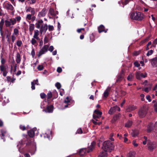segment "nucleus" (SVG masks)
<instances>
[{
    "label": "nucleus",
    "mask_w": 157,
    "mask_h": 157,
    "mask_svg": "<svg viewBox=\"0 0 157 157\" xmlns=\"http://www.w3.org/2000/svg\"><path fill=\"white\" fill-rule=\"evenodd\" d=\"M5 25L6 27H10L11 25V24L10 23V21L7 20H6L5 21Z\"/></svg>",
    "instance_id": "nucleus-33"
},
{
    "label": "nucleus",
    "mask_w": 157,
    "mask_h": 157,
    "mask_svg": "<svg viewBox=\"0 0 157 157\" xmlns=\"http://www.w3.org/2000/svg\"><path fill=\"white\" fill-rule=\"evenodd\" d=\"M132 124V121H131L128 120L125 124V126L127 128H129L131 126Z\"/></svg>",
    "instance_id": "nucleus-26"
},
{
    "label": "nucleus",
    "mask_w": 157,
    "mask_h": 157,
    "mask_svg": "<svg viewBox=\"0 0 157 157\" xmlns=\"http://www.w3.org/2000/svg\"><path fill=\"white\" fill-rule=\"evenodd\" d=\"M28 133L29 136L31 137H33L34 135V132L33 130H30L29 131Z\"/></svg>",
    "instance_id": "nucleus-25"
},
{
    "label": "nucleus",
    "mask_w": 157,
    "mask_h": 157,
    "mask_svg": "<svg viewBox=\"0 0 157 157\" xmlns=\"http://www.w3.org/2000/svg\"><path fill=\"white\" fill-rule=\"evenodd\" d=\"M150 37V36H147L144 40H142L140 43V45L143 44L147 42L149 39Z\"/></svg>",
    "instance_id": "nucleus-30"
},
{
    "label": "nucleus",
    "mask_w": 157,
    "mask_h": 157,
    "mask_svg": "<svg viewBox=\"0 0 157 157\" xmlns=\"http://www.w3.org/2000/svg\"><path fill=\"white\" fill-rule=\"evenodd\" d=\"M148 107L146 105H144L142 107L140 108L138 110V114L140 118H143L145 117L147 115Z\"/></svg>",
    "instance_id": "nucleus-4"
},
{
    "label": "nucleus",
    "mask_w": 157,
    "mask_h": 157,
    "mask_svg": "<svg viewBox=\"0 0 157 157\" xmlns=\"http://www.w3.org/2000/svg\"><path fill=\"white\" fill-rule=\"evenodd\" d=\"M47 13V10L46 8H44L40 12H39L38 15L39 17H44Z\"/></svg>",
    "instance_id": "nucleus-13"
},
{
    "label": "nucleus",
    "mask_w": 157,
    "mask_h": 157,
    "mask_svg": "<svg viewBox=\"0 0 157 157\" xmlns=\"http://www.w3.org/2000/svg\"><path fill=\"white\" fill-rule=\"evenodd\" d=\"M43 22V21L42 20H39L35 24L36 27L37 29H40V28Z\"/></svg>",
    "instance_id": "nucleus-18"
},
{
    "label": "nucleus",
    "mask_w": 157,
    "mask_h": 157,
    "mask_svg": "<svg viewBox=\"0 0 157 157\" xmlns=\"http://www.w3.org/2000/svg\"><path fill=\"white\" fill-rule=\"evenodd\" d=\"M64 94V90L63 89H61L60 90V95L62 96Z\"/></svg>",
    "instance_id": "nucleus-56"
},
{
    "label": "nucleus",
    "mask_w": 157,
    "mask_h": 157,
    "mask_svg": "<svg viewBox=\"0 0 157 157\" xmlns=\"http://www.w3.org/2000/svg\"><path fill=\"white\" fill-rule=\"evenodd\" d=\"M130 14V17L132 19L141 21L144 18V15L140 12L133 11L131 12Z\"/></svg>",
    "instance_id": "nucleus-2"
},
{
    "label": "nucleus",
    "mask_w": 157,
    "mask_h": 157,
    "mask_svg": "<svg viewBox=\"0 0 157 157\" xmlns=\"http://www.w3.org/2000/svg\"><path fill=\"white\" fill-rule=\"evenodd\" d=\"M54 107L53 105H47L46 109H43V111L46 113H52L53 112Z\"/></svg>",
    "instance_id": "nucleus-10"
},
{
    "label": "nucleus",
    "mask_w": 157,
    "mask_h": 157,
    "mask_svg": "<svg viewBox=\"0 0 157 157\" xmlns=\"http://www.w3.org/2000/svg\"><path fill=\"white\" fill-rule=\"evenodd\" d=\"M96 143L95 141H93L91 143L90 146L87 148H82L80 149L79 151V154L80 156H83L86 153H89L92 151L94 148Z\"/></svg>",
    "instance_id": "nucleus-3"
},
{
    "label": "nucleus",
    "mask_w": 157,
    "mask_h": 157,
    "mask_svg": "<svg viewBox=\"0 0 157 157\" xmlns=\"http://www.w3.org/2000/svg\"><path fill=\"white\" fill-rule=\"evenodd\" d=\"M1 134L0 135H1V139H3V140L4 141H5V138L4 137V136L5 135V134H3V133H1Z\"/></svg>",
    "instance_id": "nucleus-62"
},
{
    "label": "nucleus",
    "mask_w": 157,
    "mask_h": 157,
    "mask_svg": "<svg viewBox=\"0 0 157 157\" xmlns=\"http://www.w3.org/2000/svg\"><path fill=\"white\" fill-rule=\"evenodd\" d=\"M114 147L113 143L109 140H107L103 143L102 148L104 151L110 152L114 149Z\"/></svg>",
    "instance_id": "nucleus-1"
},
{
    "label": "nucleus",
    "mask_w": 157,
    "mask_h": 157,
    "mask_svg": "<svg viewBox=\"0 0 157 157\" xmlns=\"http://www.w3.org/2000/svg\"><path fill=\"white\" fill-rule=\"evenodd\" d=\"M135 152L134 151H130L128 154V157H135Z\"/></svg>",
    "instance_id": "nucleus-35"
},
{
    "label": "nucleus",
    "mask_w": 157,
    "mask_h": 157,
    "mask_svg": "<svg viewBox=\"0 0 157 157\" xmlns=\"http://www.w3.org/2000/svg\"><path fill=\"white\" fill-rule=\"evenodd\" d=\"M147 77V74L145 73L144 75L143 73H141L140 79L141 78H145Z\"/></svg>",
    "instance_id": "nucleus-57"
},
{
    "label": "nucleus",
    "mask_w": 157,
    "mask_h": 157,
    "mask_svg": "<svg viewBox=\"0 0 157 157\" xmlns=\"http://www.w3.org/2000/svg\"><path fill=\"white\" fill-rule=\"evenodd\" d=\"M10 21L12 25H14L16 23V20L15 18H11L10 19Z\"/></svg>",
    "instance_id": "nucleus-36"
},
{
    "label": "nucleus",
    "mask_w": 157,
    "mask_h": 157,
    "mask_svg": "<svg viewBox=\"0 0 157 157\" xmlns=\"http://www.w3.org/2000/svg\"><path fill=\"white\" fill-rule=\"evenodd\" d=\"M153 53V51L152 50H151L150 51H148L147 52V56H149L150 55H152Z\"/></svg>",
    "instance_id": "nucleus-48"
},
{
    "label": "nucleus",
    "mask_w": 157,
    "mask_h": 157,
    "mask_svg": "<svg viewBox=\"0 0 157 157\" xmlns=\"http://www.w3.org/2000/svg\"><path fill=\"white\" fill-rule=\"evenodd\" d=\"M135 75L137 79L138 80L140 79L141 73L140 72H136V73Z\"/></svg>",
    "instance_id": "nucleus-32"
},
{
    "label": "nucleus",
    "mask_w": 157,
    "mask_h": 157,
    "mask_svg": "<svg viewBox=\"0 0 157 157\" xmlns=\"http://www.w3.org/2000/svg\"><path fill=\"white\" fill-rule=\"evenodd\" d=\"M98 32L99 33L102 32H104L105 33H106L108 30L107 29H105V28L104 26L102 25H100L98 27Z\"/></svg>",
    "instance_id": "nucleus-12"
},
{
    "label": "nucleus",
    "mask_w": 157,
    "mask_h": 157,
    "mask_svg": "<svg viewBox=\"0 0 157 157\" xmlns=\"http://www.w3.org/2000/svg\"><path fill=\"white\" fill-rule=\"evenodd\" d=\"M111 88L110 87L108 88L104 91L103 94V96L105 98H107L109 96V92L110 91Z\"/></svg>",
    "instance_id": "nucleus-19"
},
{
    "label": "nucleus",
    "mask_w": 157,
    "mask_h": 157,
    "mask_svg": "<svg viewBox=\"0 0 157 157\" xmlns=\"http://www.w3.org/2000/svg\"><path fill=\"white\" fill-rule=\"evenodd\" d=\"M4 22V20L2 19L0 22V33L1 36L3 35V28Z\"/></svg>",
    "instance_id": "nucleus-15"
},
{
    "label": "nucleus",
    "mask_w": 157,
    "mask_h": 157,
    "mask_svg": "<svg viewBox=\"0 0 157 157\" xmlns=\"http://www.w3.org/2000/svg\"><path fill=\"white\" fill-rule=\"evenodd\" d=\"M120 113H118L117 114L115 115L113 118V123L118 120L120 117Z\"/></svg>",
    "instance_id": "nucleus-23"
},
{
    "label": "nucleus",
    "mask_w": 157,
    "mask_h": 157,
    "mask_svg": "<svg viewBox=\"0 0 157 157\" xmlns=\"http://www.w3.org/2000/svg\"><path fill=\"white\" fill-rule=\"evenodd\" d=\"M151 41H149L148 42V44L146 45V50H148L149 49V46L150 45H151Z\"/></svg>",
    "instance_id": "nucleus-52"
},
{
    "label": "nucleus",
    "mask_w": 157,
    "mask_h": 157,
    "mask_svg": "<svg viewBox=\"0 0 157 157\" xmlns=\"http://www.w3.org/2000/svg\"><path fill=\"white\" fill-rule=\"evenodd\" d=\"M40 96L42 99H44L46 97V95L45 93H42L40 94Z\"/></svg>",
    "instance_id": "nucleus-50"
},
{
    "label": "nucleus",
    "mask_w": 157,
    "mask_h": 157,
    "mask_svg": "<svg viewBox=\"0 0 157 157\" xmlns=\"http://www.w3.org/2000/svg\"><path fill=\"white\" fill-rule=\"evenodd\" d=\"M152 66L153 67H156L157 66V57L152 58L150 60Z\"/></svg>",
    "instance_id": "nucleus-14"
},
{
    "label": "nucleus",
    "mask_w": 157,
    "mask_h": 157,
    "mask_svg": "<svg viewBox=\"0 0 157 157\" xmlns=\"http://www.w3.org/2000/svg\"><path fill=\"white\" fill-rule=\"evenodd\" d=\"M94 112L98 116H100L102 114L101 112L99 111L98 109L95 110Z\"/></svg>",
    "instance_id": "nucleus-38"
},
{
    "label": "nucleus",
    "mask_w": 157,
    "mask_h": 157,
    "mask_svg": "<svg viewBox=\"0 0 157 157\" xmlns=\"http://www.w3.org/2000/svg\"><path fill=\"white\" fill-rule=\"evenodd\" d=\"M139 134V132L137 130H135L131 133V135L132 137H135L137 136Z\"/></svg>",
    "instance_id": "nucleus-28"
},
{
    "label": "nucleus",
    "mask_w": 157,
    "mask_h": 157,
    "mask_svg": "<svg viewBox=\"0 0 157 157\" xmlns=\"http://www.w3.org/2000/svg\"><path fill=\"white\" fill-rule=\"evenodd\" d=\"M22 44V42L21 40H18L17 41V44L18 47H20Z\"/></svg>",
    "instance_id": "nucleus-53"
},
{
    "label": "nucleus",
    "mask_w": 157,
    "mask_h": 157,
    "mask_svg": "<svg viewBox=\"0 0 157 157\" xmlns=\"http://www.w3.org/2000/svg\"><path fill=\"white\" fill-rule=\"evenodd\" d=\"M48 48L49 46L48 45H44L41 49V50L40 51L38 55V57H40L42 55L44 54L45 52H47L48 51Z\"/></svg>",
    "instance_id": "nucleus-7"
},
{
    "label": "nucleus",
    "mask_w": 157,
    "mask_h": 157,
    "mask_svg": "<svg viewBox=\"0 0 157 157\" xmlns=\"http://www.w3.org/2000/svg\"><path fill=\"white\" fill-rule=\"evenodd\" d=\"M48 27L47 24H45L44 25H42L41 26V28L42 29L44 33L46 32L48 29Z\"/></svg>",
    "instance_id": "nucleus-27"
},
{
    "label": "nucleus",
    "mask_w": 157,
    "mask_h": 157,
    "mask_svg": "<svg viewBox=\"0 0 157 157\" xmlns=\"http://www.w3.org/2000/svg\"><path fill=\"white\" fill-rule=\"evenodd\" d=\"M49 13L52 16H55L56 14L55 13V11L54 9L51 8L49 11Z\"/></svg>",
    "instance_id": "nucleus-29"
},
{
    "label": "nucleus",
    "mask_w": 157,
    "mask_h": 157,
    "mask_svg": "<svg viewBox=\"0 0 157 157\" xmlns=\"http://www.w3.org/2000/svg\"><path fill=\"white\" fill-rule=\"evenodd\" d=\"M44 67L43 65H39L37 67V69L39 71H41L43 70L44 69Z\"/></svg>",
    "instance_id": "nucleus-42"
},
{
    "label": "nucleus",
    "mask_w": 157,
    "mask_h": 157,
    "mask_svg": "<svg viewBox=\"0 0 157 157\" xmlns=\"http://www.w3.org/2000/svg\"><path fill=\"white\" fill-rule=\"evenodd\" d=\"M108 155L106 152L102 151L101 152L98 157H107Z\"/></svg>",
    "instance_id": "nucleus-21"
},
{
    "label": "nucleus",
    "mask_w": 157,
    "mask_h": 157,
    "mask_svg": "<svg viewBox=\"0 0 157 157\" xmlns=\"http://www.w3.org/2000/svg\"><path fill=\"white\" fill-rule=\"evenodd\" d=\"M4 7L7 10H10L12 11V14H13L14 13V11H13L14 8L13 6L10 3H4Z\"/></svg>",
    "instance_id": "nucleus-11"
},
{
    "label": "nucleus",
    "mask_w": 157,
    "mask_h": 157,
    "mask_svg": "<svg viewBox=\"0 0 157 157\" xmlns=\"http://www.w3.org/2000/svg\"><path fill=\"white\" fill-rule=\"evenodd\" d=\"M39 35V31L37 30H36L34 31V34L33 36V38L37 40L40 39L38 36Z\"/></svg>",
    "instance_id": "nucleus-22"
},
{
    "label": "nucleus",
    "mask_w": 157,
    "mask_h": 157,
    "mask_svg": "<svg viewBox=\"0 0 157 157\" xmlns=\"http://www.w3.org/2000/svg\"><path fill=\"white\" fill-rule=\"evenodd\" d=\"M18 30L16 29L15 28L14 29V33L15 35H17L18 33Z\"/></svg>",
    "instance_id": "nucleus-59"
},
{
    "label": "nucleus",
    "mask_w": 157,
    "mask_h": 157,
    "mask_svg": "<svg viewBox=\"0 0 157 157\" xmlns=\"http://www.w3.org/2000/svg\"><path fill=\"white\" fill-rule=\"evenodd\" d=\"M146 98L147 100H148L149 102H151V97L149 95H147L146 96Z\"/></svg>",
    "instance_id": "nucleus-63"
},
{
    "label": "nucleus",
    "mask_w": 157,
    "mask_h": 157,
    "mask_svg": "<svg viewBox=\"0 0 157 157\" xmlns=\"http://www.w3.org/2000/svg\"><path fill=\"white\" fill-rule=\"evenodd\" d=\"M20 128L23 131H24L26 130V128L23 125H20L19 126Z\"/></svg>",
    "instance_id": "nucleus-45"
},
{
    "label": "nucleus",
    "mask_w": 157,
    "mask_h": 157,
    "mask_svg": "<svg viewBox=\"0 0 157 157\" xmlns=\"http://www.w3.org/2000/svg\"><path fill=\"white\" fill-rule=\"evenodd\" d=\"M47 101H48V99H50L52 97V94L51 92H49L48 93L47 95Z\"/></svg>",
    "instance_id": "nucleus-37"
},
{
    "label": "nucleus",
    "mask_w": 157,
    "mask_h": 157,
    "mask_svg": "<svg viewBox=\"0 0 157 157\" xmlns=\"http://www.w3.org/2000/svg\"><path fill=\"white\" fill-rule=\"evenodd\" d=\"M35 83L33 82H31V88L32 90H34L35 89Z\"/></svg>",
    "instance_id": "nucleus-54"
},
{
    "label": "nucleus",
    "mask_w": 157,
    "mask_h": 157,
    "mask_svg": "<svg viewBox=\"0 0 157 157\" xmlns=\"http://www.w3.org/2000/svg\"><path fill=\"white\" fill-rule=\"evenodd\" d=\"M155 130V128L152 123H150L147 126V131L148 133H150Z\"/></svg>",
    "instance_id": "nucleus-9"
},
{
    "label": "nucleus",
    "mask_w": 157,
    "mask_h": 157,
    "mask_svg": "<svg viewBox=\"0 0 157 157\" xmlns=\"http://www.w3.org/2000/svg\"><path fill=\"white\" fill-rule=\"evenodd\" d=\"M35 25L33 24H31L29 26V30L30 31H33L34 29Z\"/></svg>",
    "instance_id": "nucleus-31"
},
{
    "label": "nucleus",
    "mask_w": 157,
    "mask_h": 157,
    "mask_svg": "<svg viewBox=\"0 0 157 157\" xmlns=\"http://www.w3.org/2000/svg\"><path fill=\"white\" fill-rule=\"evenodd\" d=\"M48 27V30L49 31H52L54 30V28L53 26L49 25Z\"/></svg>",
    "instance_id": "nucleus-44"
},
{
    "label": "nucleus",
    "mask_w": 157,
    "mask_h": 157,
    "mask_svg": "<svg viewBox=\"0 0 157 157\" xmlns=\"http://www.w3.org/2000/svg\"><path fill=\"white\" fill-rule=\"evenodd\" d=\"M93 118L96 121H97L98 120L97 119L99 118V116H98V115L93 114Z\"/></svg>",
    "instance_id": "nucleus-61"
},
{
    "label": "nucleus",
    "mask_w": 157,
    "mask_h": 157,
    "mask_svg": "<svg viewBox=\"0 0 157 157\" xmlns=\"http://www.w3.org/2000/svg\"><path fill=\"white\" fill-rule=\"evenodd\" d=\"M55 86L58 89H60L61 87V84L59 82L56 83Z\"/></svg>",
    "instance_id": "nucleus-43"
},
{
    "label": "nucleus",
    "mask_w": 157,
    "mask_h": 157,
    "mask_svg": "<svg viewBox=\"0 0 157 157\" xmlns=\"http://www.w3.org/2000/svg\"><path fill=\"white\" fill-rule=\"evenodd\" d=\"M44 44H46L48 43V38L47 36H45L44 39Z\"/></svg>",
    "instance_id": "nucleus-55"
},
{
    "label": "nucleus",
    "mask_w": 157,
    "mask_h": 157,
    "mask_svg": "<svg viewBox=\"0 0 157 157\" xmlns=\"http://www.w3.org/2000/svg\"><path fill=\"white\" fill-rule=\"evenodd\" d=\"M70 102V100L68 97H67L64 100V103H68Z\"/></svg>",
    "instance_id": "nucleus-41"
},
{
    "label": "nucleus",
    "mask_w": 157,
    "mask_h": 157,
    "mask_svg": "<svg viewBox=\"0 0 157 157\" xmlns=\"http://www.w3.org/2000/svg\"><path fill=\"white\" fill-rule=\"evenodd\" d=\"M5 63V60L4 59L1 57V63L2 64L0 65V70L1 71V73H2L4 77L6 76L8 73L6 67L4 65Z\"/></svg>",
    "instance_id": "nucleus-5"
},
{
    "label": "nucleus",
    "mask_w": 157,
    "mask_h": 157,
    "mask_svg": "<svg viewBox=\"0 0 157 157\" xmlns=\"http://www.w3.org/2000/svg\"><path fill=\"white\" fill-rule=\"evenodd\" d=\"M136 108V106H135L134 105H132L129 106L128 108L126 109V111L127 112H130L134 110Z\"/></svg>",
    "instance_id": "nucleus-20"
},
{
    "label": "nucleus",
    "mask_w": 157,
    "mask_h": 157,
    "mask_svg": "<svg viewBox=\"0 0 157 157\" xmlns=\"http://www.w3.org/2000/svg\"><path fill=\"white\" fill-rule=\"evenodd\" d=\"M148 149L150 151H152L155 149L157 146L156 143L154 142H151L150 141H148L147 144Z\"/></svg>",
    "instance_id": "nucleus-6"
},
{
    "label": "nucleus",
    "mask_w": 157,
    "mask_h": 157,
    "mask_svg": "<svg viewBox=\"0 0 157 157\" xmlns=\"http://www.w3.org/2000/svg\"><path fill=\"white\" fill-rule=\"evenodd\" d=\"M21 61V58L20 54L17 52L16 55V61L17 63H19Z\"/></svg>",
    "instance_id": "nucleus-24"
},
{
    "label": "nucleus",
    "mask_w": 157,
    "mask_h": 157,
    "mask_svg": "<svg viewBox=\"0 0 157 157\" xmlns=\"http://www.w3.org/2000/svg\"><path fill=\"white\" fill-rule=\"evenodd\" d=\"M35 39L33 38L32 39L31 42L33 45H34L37 42L36 40Z\"/></svg>",
    "instance_id": "nucleus-51"
},
{
    "label": "nucleus",
    "mask_w": 157,
    "mask_h": 157,
    "mask_svg": "<svg viewBox=\"0 0 157 157\" xmlns=\"http://www.w3.org/2000/svg\"><path fill=\"white\" fill-rule=\"evenodd\" d=\"M36 17L33 16L32 17V15L31 14H28L27 15L26 19L28 20H31L32 22H33L36 19Z\"/></svg>",
    "instance_id": "nucleus-16"
},
{
    "label": "nucleus",
    "mask_w": 157,
    "mask_h": 157,
    "mask_svg": "<svg viewBox=\"0 0 157 157\" xmlns=\"http://www.w3.org/2000/svg\"><path fill=\"white\" fill-rule=\"evenodd\" d=\"M141 52V50H139L138 51H135L133 53V55L134 56H137Z\"/></svg>",
    "instance_id": "nucleus-40"
},
{
    "label": "nucleus",
    "mask_w": 157,
    "mask_h": 157,
    "mask_svg": "<svg viewBox=\"0 0 157 157\" xmlns=\"http://www.w3.org/2000/svg\"><path fill=\"white\" fill-rule=\"evenodd\" d=\"M90 37L91 42H92L94 40V36L93 34L90 35Z\"/></svg>",
    "instance_id": "nucleus-39"
},
{
    "label": "nucleus",
    "mask_w": 157,
    "mask_h": 157,
    "mask_svg": "<svg viewBox=\"0 0 157 157\" xmlns=\"http://www.w3.org/2000/svg\"><path fill=\"white\" fill-rule=\"evenodd\" d=\"M124 77H122V76H120V75H118L117 77V79L116 80L117 82H121V81L122 80Z\"/></svg>",
    "instance_id": "nucleus-34"
},
{
    "label": "nucleus",
    "mask_w": 157,
    "mask_h": 157,
    "mask_svg": "<svg viewBox=\"0 0 157 157\" xmlns=\"http://www.w3.org/2000/svg\"><path fill=\"white\" fill-rule=\"evenodd\" d=\"M51 131H48L44 134H43V135L44 138H48L49 140L51 138Z\"/></svg>",
    "instance_id": "nucleus-17"
},
{
    "label": "nucleus",
    "mask_w": 157,
    "mask_h": 157,
    "mask_svg": "<svg viewBox=\"0 0 157 157\" xmlns=\"http://www.w3.org/2000/svg\"><path fill=\"white\" fill-rule=\"evenodd\" d=\"M121 110L120 108L117 106H115L111 107L108 111V113L110 114H112L115 113L117 111H120Z\"/></svg>",
    "instance_id": "nucleus-8"
},
{
    "label": "nucleus",
    "mask_w": 157,
    "mask_h": 157,
    "mask_svg": "<svg viewBox=\"0 0 157 157\" xmlns=\"http://www.w3.org/2000/svg\"><path fill=\"white\" fill-rule=\"evenodd\" d=\"M133 78V76L132 74H130L127 77V79L128 81H131Z\"/></svg>",
    "instance_id": "nucleus-47"
},
{
    "label": "nucleus",
    "mask_w": 157,
    "mask_h": 157,
    "mask_svg": "<svg viewBox=\"0 0 157 157\" xmlns=\"http://www.w3.org/2000/svg\"><path fill=\"white\" fill-rule=\"evenodd\" d=\"M134 65L136 67H139L140 66V64L137 61H135L134 63Z\"/></svg>",
    "instance_id": "nucleus-46"
},
{
    "label": "nucleus",
    "mask_w": 157,
    "mask_h": 157,
    "mask_svg": "<svg viewBox=\"0 0 157 157\" xmlns=\"http://www.w3.org/2000/svg\"><path fill=\"white\" fill-rule=\"evenodd\" d=\"M154 107L155 111L157 112V102L154 104Z\"/></svg>",
    "instance_id": "nucleus-64"
},
{
    "label": "nucleus",
    "mask_w": 157,
    "mask_h": 157,
    "mask_svg": "<svg viewBox=\"0 0 157 157\" xmlns=\"http://www.w3.org/2000/svg\"><path fill=\"white\" fill-rule=\"evenodd\" d=\"M32 16H33L35 14V11L34 10V8H33L31 11H30Z\"/></svg>",
    "instance_id": "nucleus-60"
},
{
    "label": "nucleus",
    "mask_w": 157,
    "mask_h": 157,
    "mask_svg": "<svg viewBox=\"0 0 157 157\" xmlns=\"http://www.w3.org/2000/svg\"><path fill=\"white\" fill-rule=\"evenodd\" d=\"M62 70L61 67H59L57 69V71L59 73H60L62 72Z\"/></svg>",
    "instance_id": "nucleus-58"
},
{
    "label": "nucleus",
    "mask_w": 157,
    "mask_h": 157,
    "mask_svg": "<svg viewBox=\"0 0 157 157\" xmlns=\"http://www.w3.org/2000/svg\"><path fill=\"white\" fill-rule=\"evenodd\" d=\"M82 132H83L82 129L81 128H80L77 130L76 133L82 134Z\"/></svg>",
    "instance_id": "nucleus-49"
}]
</instances>
